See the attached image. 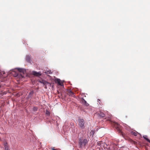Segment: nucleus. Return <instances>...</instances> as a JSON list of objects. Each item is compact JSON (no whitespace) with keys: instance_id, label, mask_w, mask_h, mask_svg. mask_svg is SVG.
<instances>
[{"instance_id":"1","label":"nucleus","mask_w":150,"mask_h":150,"mask_svg":"<svg viewBox=\"0 0 150 150\" xmlns=\"http://www.w3.org/2000/svg\"><path fill=\"white\" fill-rule=\"evenodd\" d=\"M105 114H106V115H107L106 116L105 119H106L107 120L110 121L111 123L114 126V127L119 133H122V128L121 126L117 122H112L110 120L111 119L112 115L109 113L108 112H105Z\"/></svg>"},{"instance_id":"2","label":"nucleus","mask_w":150,"mask_h":150,"mask_svg":"<svg viewBox=\"0 0 150 150\" xmlns=\"http://www.w3.org/2000/svg\"><path fill=\"white\" fill-rule=\"evenodd\" d=\"M17 69L18 71L19 72L18 73L14 71H13L12 73L13 75L14 76L17 77V78L20 79L23 78L24 77V76L20 73H22L24 74V72H25V70L21 68H18Z\"/></svg>"},{"instance_id":"3","label":"nucleus","mask_w":150,"mask_h":150,"mask_svg":"<svg viewBox=\"0 0 150 150\" xmlns=\"http://www.w3.org/2000/svg\"><path fill=\"white\" fill-rule=\"evenodd\" d=\"M88 142V141L86 139H79V144L80 147H82L83 145L85 146Z\"/></svg>"},{"instance_id":"4","label":"nucleus","mask_w":150,"mask_h":150,"mask_svg":"<svg viewBox=\"0 0 150 150\" xmlns=\"http://www.w3.org/2000/svg\"><path fill=\"white\" fill-rule=\"evenodd\" d=\"M79 125L80 127L82 129H83L84 127V120L83 119L79 118L78 120Z\"/></svg>"},{"instance_id":"5","label":"nucleus","mask_w":150,"mask_h":150,"mask_svg":"<svg viewBox=\"0 0 150 150\" xmlns=\"http://www.w3.org/2000/svg\"><path fill=\"white\" fill-rule=\"evenodd\" d=\"M55 82L56 83H58L59 85L61 86H63V83L62 81L59 79H55Z\"/></svg>"},{"instance_id":"6","label":"nucleus","mask_w":150,"mask_h":150,"mask_svg":"<svg viewBox=\"0 0 150 150\" xmlns=\"http://www.w3.org/2000/svg\"><path fill=\"white\" fill-rule=\"evenodd\" d=\"M67 94L69 96L72 97H74L75 96L74 93L70 90H69L68 91Z\"/></svg>"},{"instance_id":"7","label":"nucleus","mask_w":150,"mask_h":150,"mask_svg":"<svg viewBox=\"0 0 150 150\" xmlns=\"http://www.w3.org/2000/svg\"><path fill=\"white\" fill-rule=\"evenodd\" d=\"M81 103L86 106H88L89 104L87 103L86 101L83 98H82L81 100Z\"/></svg>"},{"instance_id":"8","label":"nucleus","mask_w":150,"mask_h":150,"mask_svg":"<svg viewBox=\"0 0 150 150\" xmlns=\"http://www.w3.org/2000/svg\"><path fill=\"white\" fill-rule=\"evenodd\" d=\"M26 60L27 62H30L31 59L30 56V55H28L26 56Z\"/></svg>"},{"instance_id":"9","label":"nucleus","mask_w":150,"mask_h":150,"mask_svg":"<svg viewBox=\"0 0 150 150\" xmlns=\"http://www.w3.org/2000/svg\"><path fill=\"white\" fill-rule=\"evenodd\" d=\"M33 75L37 76H40L41 75V74L40 73L36 71H33Z\"/></svg>"},{"instance_id":"10","label":"nucleus","mask_w":150,"mask_h":150,"mask_svg":"<svg viewBox=\"0 0 150 150\" xmlns=\"http://www.w3.org/2000/svg\"><path fill=\"white\" fill-rule=\"evenodd\" d=\"M99 115L102 117H105V116L106 115V114L105 113L104 114L103 112H100L99 113Z\"/></svg>"},{"instance_id":"11","label":"nucleus","mask_w":150,"mask_h":150,"mask_svg":"<svg viewBox=\"0 0 150 150\" xmlns=\"http://www.w3.org/2000/svg\"><path fill=\"white\" fill-rule=\"evenodd\" d=\"M33 93L34 92L33 91H31L28 96V98H30L32 97L33 95Z\"/></svg>"},{"instance_id":"12","label":"nucleus","mask_w":150,"mask_h":150,"mask_svg":"<svg viewBox=\"0 0 150 150\" xmlns=\"http://www.w3.org/2000/svg\"><path fill=\"white\" fill-rule=\"evenodd\" d=\"M4 146L5 150H9V149L7 146V144L6 142L4 143Z\"/></svg>"},{"instance_id":"13","label":"nucleus","mask_w":150,"mask_h":150,"mask_svg":"<svg viewBox=\"0 0 150 150\" xmlns=\"http://www.w3.org/2000/svg\"><path fill=\"white\" fill-rule=\"evenodd\" d=\"M131 134L133 135L134 136H137L138 134V133L137 132H134L133 131L131 132Z\"/></svg>"},{"instance_id":"14","label":"nucleus","mask_w":150,"mask_h":150,"mask_svg":"<svg viewBox=\"0 0 150 150\" xmlns=\"http://www.w3.org/2000/svg\"><path fill=\"white\" fill-rule=\"evenodd\" d=\"M40 82L42 83H43L44 85H46L47 84H48V83L44 80H42V81H40Z\"/></svg>"},{"instance_id":"15","label":"nucleus","mask_w":150,"mask_h":150,"mask_svg":"<svg viewBox=\"0 0 150 150\" xmlns=\"http://www.w3.org/2000/svg\"><path fill=\"white\" fill-rule=\"evenodd\" d=\"M143 137L144 139L146 140L147 142L150 143V140L147 138V136L145 135L143 136Z\"/></svg>"},{"instance_id":"16","label":"nucleus","mask_w":150,"mask_h":150,"mask_svg":"<svg viewBox=\"0 0 150 150\" xmlns=\"http://www.w3.org/2000/svg\"><path fill=\"white\" fill-rule=\"evenodd\" d=\"M45 73L46 74H51L52 73V72H51V70H48V71H45Z\"/></svg>"},{"instance_id":"17","label":"nucleus","mask_w":150,"mask_h":150,"mask_svg":"<svg viewBox=\"0 0 150 150\" xmlns=\"http://www.w3.org/2000/svg\"><path fill=\"white\" fill-rule=\"evenodd\" d=\"M98 145V146H100L103 144V143H102L101 142H100L98 143H97Z\"/></svg>"},{"instance_id":"18","label":"nucleus","mask_w":150,"mask_h":150,"mask_svg":"<svg viewBox=\"0 0 150 150\" xmlns=\"http://www.w3.org/2000/svg\"><path fill=\"white\" fill-rule=\"evenodd\" d=\"M46 114L47 115H49L50 114V113L49 112L48 110H47L46 111Z\"/></svg>"},{"instance_id":"19","label":"nucleus","mask_w":150,"mask_h":150,"mask_svg":"<svg viewBox=\"0 0 150 150\" xmlns=\"http://www.w3.org/2000/svg\"><path fill=\"white\" fill-rule=\"evenodd\" d=\"M37 110V108L36 107H34L33 108V110L34 111H36Z\"/></svg>"},{"instance_id":"20","label":"nucleus","mask_w":150,"mask_h":150,"mask_svg":"<svg viewBox=\"0 0 150 150\" xmlns=\"http://www.w3.org/2000/svg\"><path fill=\"white\" fill-rule=\"evenodd\" d=\"M103 146L104 147V148H108V149L109 148L108 147V148L107 147V145L106 144H104Z\"/></svg>"},{"instance_id":"21","label":"nucleus","mask_w":150,"mask_h":150,"mask_svg":"<svg viewBox=\"0 0 150 150\" xmlns=\"http://www.w3.org/2000/svg\"><path fill=\"white\" fill-rule=\"evenodd\" d=\"M51 149L52 150H58L57 149H54V147H52Z\"/></svg>"},{"instance_id":"22","label":"nucleus","mask_w":150,"mask_h":150,"mask_svg":"<svg viewBox=\"0 0 150 150\" xmlns=\"http://www.w3.org/2000/svg\"><path fill=\"white\" fill-rule=\"evenodd\" d=\"M98 102H99V101H100V100L99 99H98Z\"/></svg>"},{"instance_id":"23","label":"nucleus","mask_w":150,"mask_h":150,"mask_svg":"<svg viewBox=\"0 0 150 150\" xmlns=\"http://www.w3.org/2000/svg\"><path fill=\"white\" fill-rule=\"evenodd\" d=\"M45 88H47L46 86H45Z\"/></svg>"}]
</instances>
